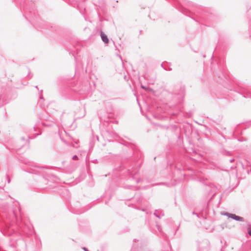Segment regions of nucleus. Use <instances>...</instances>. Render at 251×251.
Instances as JSON below:
<instances>
[{
  "mask_svg": "<svg viewBox=\"0 0 251 251\" xmlns=\"http://www.w3.org/2000/svg\"><path fill=\"white\" fill-rule=\"evenodd\" d=\"M229 217L230 218H231L232 219H234L236 221H243V218L242 217L236 216L235 214H230Z\"/></svg>",
  "mask_w": 251,
  "mask_h": 251,
  "instance_id": "f257e3e1",
  "label": "nucleus"
},
{
  "mask_svg": "<svg viewBox=\"0 0 251 251\" xmlns=\"http://www.w3.org/2000/svg\"><path fill=\"white\" fill-rule=\"evenodd\" d=\"M101 38L102 40L105 43H108V39L107 37V36L103 33H101Z\"/></svg>",
  "mask_w": 251,
  "mask_h": 251,
  "instance_id": "f03ea898",
  "label": "nucleus"
},
{
  "mask_svg": "<svg viewBox=\"0 0 251 251\" xmlns=\"http://www.w3.org/2000/svg\"><path fill=\"white\" fill-rule=\"evenodd\" d=\"M248 232L250 236H251V226L248 227Z\"/></svg>",
  "mask_w": 251,
  "mask_h": 251,
  "instance_id": "7ed1b4c3",
  "label": "nucleus"
}]
</instances>
